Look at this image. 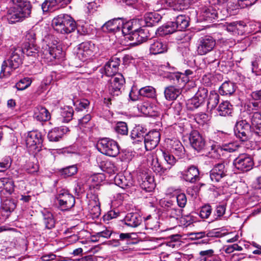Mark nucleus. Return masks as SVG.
<instances>
[{
  "instance_id": "obj_39",
  "label": "nucleus",
  "mask_w": 261,
  "mask_h": 261,
  "mask_svg": "<svg viewBox=\"0 0 261 261\" xmlns=\"http://www.w3.org/2000/svg\"><path fill=\"white\" fill-rule=\"evenodd\" d=\"M171 152L176 155L181 157L185 153V149L180 142L178 140H171Z\"/></svg>"
},
{
  "instance_id": "obj_4",
  "label": "nucleus",
  "mask_w": 261,
  "mask_h": 261,
  "mask_svg": "<svg viewBox=\"0 0 261 261\" xmlns=\"http://www.w3.org/2000/svg\"><path fill=\"white\" fill-rule=\"evenodd\" d=\"M41 56L47 62H51L56 59L62 60L65 54L57 41L43 45L41 50Z\"/></svg>"
},
{
  "instance_id": "obj_46",
  "label": "nucleus",
  "mask_w": 261,
  "mask_h": 261,
  "mask_svg": "<svg viewBox=\"0 0 261 261\" xmlns=\"http://www.w3.org/2000/svg\"><path fill=\"white\" fill-rule=\"evenodd\" d=\"M244 27V26L240 23L233 22L227 24L226 30L232 34H240L242 33V29Z\"/></svg>"
},
{
  "instance_id": "obj_51",
  "label": "nucleus",
  "mask_w": 261,
  "mask_h": 261,
  "mask_svg": "<svg viewBox=\"0 0 261 261\" xmlns=\"http://www.w3.org/2000/svg\"><path fill=\"white\" fill-rule=\"evenodd\" d=\"M73 112L74 111L72 107H64L61 112L63 121L64 122H68L71 120L73 117Z\"/></svg>"
},
{
  "instance_id": "obj_58",
  "label": "nucleus",
  "mask_w": 261,
  "mask_h": 261,
  "mask_svg": "<svg viewBox=\"0 0 261 261\" xmlns=\"http://www.w3.org/2000/svg\"><path fill=\"white\" fill-rule=\"evenodd\" d=\"M162 153V155L166 162L167 164L170 165V168L172 166L175 165L176 163L177 160L176 158L171 154L168 151H166L165 150H161Z\"/></svg>"
},
{
  "instance_id": "obj_36",
  "label": "nucleus",
  "mask_w": 261,
  "mask_h": 261,
  "mask_svg": "<svg viewBox=\"0 0 261 261\" xmlns=\"http://www.w3.org/2000/svg\"><path fill=\"white\" fill-rule=\"evenodd\" d=\"M163 3L173 8V9H181L183 6H187L191 3L190 0H162Z\"/></svg>"
},
{
  "instance_id": "obj_21",
  "label": "nucleus",
  "mask_w": 261,
  "mask_h": 261,
  "mask_svg": "<svg viewBox=\"0 0 261 261\" xmlns=\"http://www.w3.org/2000/svg\"><path fill=\"white\" fill-rule=\"evenodd\" d=\"M1 199V213L8 217L10 214L16 208V202L15 200L9 197L3 196Z\"/></svg>"
},
{
  "instance_id": "obj_48",
  "label": "nucleus",
  "mask_w": 261,
  "mask_h": 261,
  "mask_svg": "<svg viewBox=\"0 0 261 261\" xmlns=\"http://www.w3.org/2000/svg\"><path fill=\"white\" fill-rule=\"evenodd\" d=\"M220 96L219 94L215 92H211L208 99L207 106L210 109H215L219 101Z\"/></svg>"
},
{
  "instance_id": "obj_10",
  "label": "nucleus",
  "mask_w": 261,
  "mask_h": 261,
  "mask_svg": "<svg viewBox=\"0 0 261 261\" xmlns=\"http://www.w3.org/2000/svg\"><path fill=\"white\" fill-rule=\"evenodd\" d=\"M216 45L215 39L211 36L201 37L197 41V52L199 55H204L211 51Z\"/></svg>"
},
{
  "instance_id": "obj_64",
  "label": "nucleus",
  "mask_w": 261,
  "mask_h": 261,
  "mask_svg": "<svg viewBox=\"0 0 261 261\" xmlns=\"http://www.w3.org/2000/svg\"><path fill=\"white\" fill-rule=\"evenodd\" d=\"M208 91L204 88H199L195 96L199 99L202 102H204L205 98L207 95Z\"/></svg>"
},
{
  "instance_id": "obj_30",
  "label": "nucleus",
  "mask_w": 261,
  "mask_h": 261,
  "mask_svg": "<svg viewBox=\"0 0 261 261\" xmlns=\"http://www.w3.org/2000/svg\"><path fill=\"white\" fill-rule=\"evenodd\" d=\"M96 160L102 171L109 174L114 173L117 171V168L113 162L109 160H102L100 157L97 158Z\"/></svg>"
},
{
  "instance_id": "obj_28",
  "label": "nucleus",
  "mask_w": 261,
  "mask_h": 261,
  "mask_svg": "<svg viewBox=\"0 0 261 261\" xmlns=\"http://www.w3.org/2000/svg\"><path fill=\"white\" fill-rule=\"evenodd\" d=\"M68 131L69 129L67 127L55 128L48 132L47 137L50 141L57 142Z\"/></svg>"
},
{
  "instance_id": "obj_11",
  "label": "nucleus",
  "mask_w": 261,
  "mask_h": 261,
  "mask_svg": "<svg viewBox=\"0 0 261 261\" xmlns=\"http://www.w3.org/2000/svg\"><path fill=\"white\" fill-rule=\"evenodd\" d=\"M58 203L63 210H68L75 204L74 197L65 190H61L57 196Z\"/></svg>"
},
{
  "instance_id": "obj_57",
  "label": "nucleus",
  "mask_w": 261,
  "mask_h": 261,
  "mask_svg": "<svg viewBox=\"0 0 261 261\" xmlns=\"http://www.w3.org/2000/svg\"><path fill=\"white\" fill-rule=\"evenodd\" d=\"M239 147L240 145L237 142H229L222 145V150L228 152L236 151Z\"/></svg>"
},
{
  "instance_id": "obj_63",
  "label": "nucleus",
  "mask_w": 261,
  "mask_h": 261,
  "mask_svg": "<svg viewBox=\"0 0 261 261\" xmlns=\"http://www.w3.org/2000/svg\"><path fill=\"white\" fill-rule=\"evenodd\" d=\"M176 201L179 207L181 208L185 207L187 202V199L185 194L180 193L178 194L176 196Z\"/></svg>"
},
{
  "instance_id": "obj_37",
  "label": "nucleus",
  "mask_w": 261,
  "mask_h": 261,
  "mask_svg": "<svg viewBox=\"0 0 261 261\" xmlns=\"http://www.w3.org/2000/svg\"><path fill=\"white\" fill-rule=\"evenodd\" d=\"M161 18V15L156 12L147 13L144 16V21L147 27H152L155 25Z\"/></svg>"
},
{
  "instance_id": "obj_41",
  "label": "nucleus",
  "mask_w": 261,
  "mask_h": 261,
  "mask_svg": "<svg viewBox=\"0 0 261 261\" xmlns=\"http://www.w3.org/2000/svg\"><path fill=\"white\" fill-rule=\"evenodd\" d=\"M177 31H182L189 25V21L185 15H179L176 17V20L172 22Z\"/></svg>"
},
{
  "instance_id": "obj_31",
  "label": "nucleus",
  "mask_w": 261,
  "mask_h": 261,
  "mask_svg": "<svg viewBox=\"0 0 261 261\" xmlns=\"http://www.w3.org/2000/svg\"><path fill=\"white\" fill-rule=\"evenodd\" d=\"M192 74V71L190 70H187L185 73L180 72H169L166 74V77L169 81H179L181 82H190L189 76Z\"/></svg>"
},
{
  "instance_id": "obj_9",
  "label": "nucleus",
  "mask_w": 261,
  "mask_h": 261,
  "mask_svg": "<svg viewBox=\"0 0 261 261\" xmlns=\"http://www.w3.org/2000/svg\"><path fill=\"white\" fill-rule=\"evenodd\" d=\"M233 165L240 171L247 172L252 168L254 162L249 155L241 154L233 160Z\"/></svg>"
},
{
  "instance_id": "obj_23",
  "label": "nucleus",
  "mask_w": 261,
  "mask_h": 261,
  "mask_svg": "<svg viewBox=\"0 0 261 261\" xmlns=\"http://www.w3.org/2000/svg\"><path fill=\"white\" fill-rule=\"evenodd\" d=\"M163 204L167 216L176 220L181 216L182 210L177 208L171 200L165 201Z\"/></svg>"
},
{
  "instance_id": "obj_34",
  "label": "nucleus",
  "mask_w": 261,
  "mask_h": 261,
  "mask_svg": "<svg viewBox=\"0 0 261 261\" xmlns=\"http://www.w3.org/2000/svg\"><path fill=\"white\" fill-rule=\"evenodd\" d=\"M250 119L255 133L259 135L261 134V114L258 112L250 113Z\"/></svg>"
},
{
  "instance_id": "obj_17",
  "label": "nucleus",
  "mask_w": 261,
  "mask_h": 261,
  "mask_svg": "<svg viewBox=\"0 0 261 261\" xmlns=\"http://www.w3.org/2000/svg\"><path fill=\"white\" fill-rule=\"evenodd\" d=\"M93 45L89 42L82 43L78 46L76 57L81 61H85L93 55Z\"/></svg>"
},
{
  "instance_id": "obj_24",
  "label": "nucleus",
  "mask_w": 261,
  "mask_h": 261,
  "mask_svg": "<svg viewBox=\"0 0 261 261\" xmlns=\"http://www.w3.org/2000/svg\"><path fill=\"white\" fill-rule=\"evenodd\" d=\"M116 185L122 189H126L134 185V181L130 174L124 175L122 174L116 175L114 179Z\"/></svg>"
},
{
  "instance_id": "obj_43",
  "label": "nucleus",
  "mask_w": 261,
  "mask_h": 261,
  "mask_svg": "<svg viewBox=\"0 0 261 261\" xmlns=\"http://www.w3.org/2000/svg\"><path fill=\"white\" fill-rule=\"evenodd\" d=\"M236 90L234 83H223L219 88V92L223 95H231Z\"/></svg>"
},
{
  "instance_id": "obj_1",
  "label": "nucleus",
  "mask_w": 261,
  "mask_h": 261,
  "mask_svg": "<svg viewBox=\"0 0 261 261\" xmlns=\"http://www.w3.org/2000/svg\"><path fill=\"white\" fill-rule=\"evenodd\" d=\"M13 5L7 10L6 18L9 23H15L21 21L30 16L32 6L27 1L13 0Z\"/></svg>"
},
{
  "instance_id": "obj_15",
  "label": "nucleus",
  "mask_w": 261,
  "mask_h": 261,
  "mask_svg": "<svg viewBox=\"0 0 261 261\" xmlns=\"http://www.w3.org/2000/svg\"><path fill=\"white\" fill-rule=\"evenodd\" d=\"M227 172L225 164L224 163H218L211 170L210 176L212 181L218 182L227 175Z\"/></svg>"
},
{
  "instance_id": "obj_32",
  "label": "nucleus",
  "mask_w": 261,
  "mask_h": 261,
  "mask_svg": "<svg viewBox=\"0 0 261 261\" xmlns=\"http://www.w3.org/2000/svg\"><path fill=\"white\" fill-rule=\"evenodd\" d=\"M149 50L153 55L162 54L167 50V46L161 40H153L150 42Z\"/></svg>"
},
{
  "instance_id": "obj_42",
  "label": "nucleus",
  "mask_w": 261,
  "mask_h": 261,
  "mask_svg": "<svg viewBox=\"0 0 261 261\" xmlns=\"http://www.w3.org/2000/svg\"><path fill=\"white\" fill-rule=\"evenodd\" d=\"M202 16L207 21H212L218 18V12L212 7L205 8L202 12Z\"/></svg>"
},
{
  "instance_id": "obj_27",
  "label": "nucleus",
  "mask_w": 261,
  "mask_h": 261,
  "mask_svg": "<svg viewBox=\"0 0 261 261\" xmlns=\"http://www.w3.org/2000/svg\"><path fill=\"white\" fill-rule=\"evenodd\" d=\"M147 129L141 125L136 126L132 130L130 137L134 140L133 143L141 142L142 143L145 136L147 134Z\"/></svg>"
},
{
  "instance_id": "obj_59",
  "label": "nucleus",
  "mask_w": 261,
  "mask_h": 261,
  "mask_svg": "<svg viewBox=\"0 0 261 261\" xmlns=\"http://www.w3.org/2000/svg\"><path fill=\"white\" fill-rule=\"evenodd\" d=\"M222 237V233L219 230V229H214L208 231H206V238L203 240V243H207L210 240V238H219Z\"/></svg>"
},
{
  "instance_id": "obj_25",
  "label": "nucleus",
  "mask_w": 261,
  "mask_h": 261,
  "mask_svg": "<svg viewBox=\"0 0 261 261\" xmlns=\"http://www.w3.org/2000/svg\"><path fill=\"white\" fill-rule=\"evenodd\" d=\"M123 25V19L121 18H114L106 22L102 26L104 31L109 32H120L121 26Z\"/></svg>"
},
{
  "instance_id": "obj_44",
  "label": "nucleus",
  "mask_w": 261,
  "mask_h": 261,
  "mask_svg": "<svg viewBox=\"0 0 261 261\" xmlns=\"http://www.w3.org/2000/svg\"><path fill=\"white\" fill-rule=\"evenodd\" d=\"M25 54L28 56L36 57L39 53V48L35 43L26 44L22 49V53Z\"/></svg>"
},
{
  "instance_id": "obj_20",
  "label": "nucleus",
  "mask_w": 261,
  "mask_h": 261,
  "mask_svg": "<svg viewBox=\"0 0 261 261\" xmlns=\"http://www.w3.org/2000/svg\"><path fill=\"white\" fill-rule=\"evenodd\" d=\"M89 199L88 209L94 217H97L100 214V202L98 195L95 194L90 193L87 195Z\"/></svg>"
},
{
  "instance_id": "obj_6",
  "label": "nucleus",
  "mask_w": 261,
  "mask_h": 261,
  "mask_svg": "<svg viewBox=\"0 0 261 261\" xmlns=\"http://www.w3.org/2000/svg\"><path fill=\"white\" fill-rule=\"evenodd\" d=\"M120 60L119 58L112 57L105 66V71L107 76H112L113 82H122L124 80L123 75L120 73H117Z\"/></svg>"
},
{
  "instance_id": "obj_35",
  "label": "nucleus",
  "mask_w": 261,
  "mask_h": 261,
  "mask_svg": "<svg viewBox=\"0 0 261 261\" xmlns=\"http://www.w3.org/2000/svg\"><path fill=\"white\" fill-rule=\"evenodd\" d=\"M217 114L221 116L230 115L232 112V106L228 101H223L217 108Z\"/></svg>"
},
{
  "instance_id": "obj_2",
  "label": "nucleus",
  "mask_w": 261,
  "mask_h": 261,
  "mask_svg": "<svg viewBox=\"0 0 261 261\" xmlns=\"http://www.w3.org/2000/svg\"><path fill=\"white\" fill-rule=\"evenodd\" d=\"M22 49L20 47L14 48L11 55L7 60H5L2 65L0 72V79L9 77L11 72L17 68L21 63Z\"/></svg>"
},
{
  "instance_id": "obj_38",
  "label": "nucleus",
  "mask_w": 261,
  "mask_h": 261,
  "mask_svg": "<svg viewBox=\"0 0 261 261\" xmlns=\"http://www.w3.org/2000/svg\"><path fill=\"white\" fill-rule=\"evenodd\" d=\"M151 166L153 171L160 175H162L170 169V167H163L157 157H152Z\"/></svg>"
},
{
  "instance_id": "obj_14",
  "label": "nucleus",
  "mask_w": 261,
  "mask_h": 261,
  "mask_svg": "<svg viewBox=\"0 0 261 261\" xmlns=\"http://www.w3.org/2000/svg\"><path fill=\"white\" fill-rule=\"evenodd\" d=\"M160 140V132L156 130L150 131L145 136L142 144L146 150H151L156 147Z\"/></svg>"
},
{
  "instance_id": "obj_56",
  "label": "nucleus",
  "mask_w": 261,
  "mask_h": 261,
  "mask_svg": "<svg viewBox=\"0 0 261 261\" xmlns=\"http://www.w3.org/2000/svg\"><path fill=\"white\" fill-rule=\"evenodd\" d=\"M115 130L118 134L127 135L128 134V127L127 124L122 121L117 123Z\"/></svg>"
},
{
  "instance_id": "obj_55",
  "label": "nucleus",
  "mask_w": 261,
  "mask_h": 261,
  "mask_svg": "<svg viewBox=\"0 0 261 261\" xmlns=\"http://www.w3.org/2000/svg\"><path fill=\"white\" fill-rule=\"evenodd\" d=\"M203 103L199 98L194 96L192 98L188 100L187 107L188 109L193 110L198 108Z\"/></svg>"
},
{
  "instance_id": "obj_12",
  "label": "nucleus",
  "mask_w": 261,
  "mask_h": 261,
  "mask_svg": "<svg viewBox=\"0 0 261 261\" xmlns=\"http://www.w3.org/2000/svg\"><path fill=\"white\" fill-rule=\"evenodd\" d=\"M71 0H45L41 5L43 13L51 12L64 8L70 3Z\"/></svg>"
},
{
  "instance_id": "obj_50",
  "label": "nucleus",
  "mask_w": 261,
  "mask_h": 261,
  "mask_svg": "<svg viewBox=\"0 0 261 261\" xmlns=\"http://www.w3.org/2000/svg\"><path fill=\"white\" fill-rule=\"evenodd\" d=\"M139 93L140 96L153 98L155 95V90L152 86H146L141 88L139 91Z\"/></svg>"
},
{
  "instance_id": "obj_45",
  "label": "nucleus",
  "mask_w": 261,
  "mask_h": 261,
  "mask_svg": "<svg viewBox=\"0 0 261 261\" xmlns=\"http://www.w3.org/2000/svg\"><path fill=\"white\" fill-rule=\"evenodd\" d=\"M42 213L43 216L44 223L45 225L46 228L47 229H51L54 227L55 221L52 214L47 210H44Z\"/></svg>"
},
{
  "instance_id": "obj_33",
  "label": "nucleus",
  "mask_w": 261,
  "mask_h": 261,
  "mask_svg": "<svg viewBox=\"0 0 261 261\" xmlns=\"http://www.w3.org/2000/svg\"><path fill=\"white\" fill-rule=\"evenodd\" d=\"M34 117L39 121H46L50 119V115L45 108L39 106L34 110Z\"/></svg>"
},
{
  "instance_id": "obj_29",
  "label": "nucleus",
  "mask_w": 261,
  "mask_h": 261,
  "mask_svg": "<svg viewBox=\"0 0 261 261\" xmlns=\"http://www.w3.org/2000/svg\"><path fill=\"white\" fill-rule=\"evenodd\" d=\"M2 190L0 191V198L3 196H9L14 191V186L13 181L9 178H2Z\"/></svg>"
},
{
  "instance_id": "obj_54",
  "label": "nucleus",
  "mask_w": 261,
  "mask_h": 261,
  "mask_svg": "<svg viewBox=\"0 0 261 261\" xmlns=\"http://www.w3.org/2000/svg\"><path fill=\"white\" fill-rule=\"evenodd\" d=\"M133 25L132 21H127L124 22L123 20V25L121 26L120 31L121 33L124 35H129L133 32Z\"/></svg>"
},
{
  "instance_id": "obj_8",
  "label": "nucleus",
  "mask_w": 261,
  "mask_h": 261,
  "mask_svg": "<svg viewBox=\"0 0 261 261\" xmlns=\"http://www.w3.org/2000/svg\"><path fill=\"white\" fill-rule=\"evenodd\" d=\"M43 137L38 131H31L28 133L25 139L27 147L33 153H36L41 150Z\"/></svg>"
},
{
  "instance_id": "obj_5",
  "label": "nucleus",
  "mask_w": 261,
  "mask_h": 261,
  "mask_svg": "<svg viewBox=\"0 0 261 261\" xmlns=\"http://www.w3.org/2000/svg\"><path fill=\"white\" fill-rule=\"evenodd\" d=\"M97 148L101 153L110 156L115 157L119 153L117 142L108 138L100 139L97 143Z\"/></svg>"
},
{
  "instance_id": "obj_16",
  "label": "nucleus",
  "mask_w": 261,
  "mask_h": 261,
  "mask_svg": "<svg viewBox=\"0 0 261 261\" xmlns=\"http://www.w3.org/2000/svg\"><path fill=\"white\" fill-rule=\"evenodd\" d=\"M180 177L187 182L195 183L200 178L199 170L196 166L192 165L180 172Z\"/></svg>"
},
{
  "instance_id": "obj_53",
  "label": "nucleus",
  "mask_w": 261,
  "mask_h": 261,
  "mask_svg": "<svg viewBox=\"0 0 261 261\" xmlns=\"http://www.w3.org/2000/svg\"><path fill=\"white\" fill-rule=\"evenodd\" d=\"M122 84L120 83H110L109 86V91L111 95L118 96L121 93L120 89Z\"/></svg>"
},
{
  "instance_id": "obj_62",
  "label": "nucleus",
  "mask_w": 261,
  "mask_h": 261,
  "mask_svg": "<svg viewBox=\"0 0 261 261\" xmlns=\"http://www.w3.org/2000/svg\"><path fill=\"white\" fill-rule=\"evenodd\" d=\"M212 207L210 205H205L202 206L199 213V216L201 218H207L212 213Z\"/></svg>"
},
{
  "instance_id": "obj_7",
  "label": "nucleus",
  "mask_w": 261,
  "mask_h": 261,
  "mask_svg": "<svg viewBox=\"0 0 261 261\" xmlns=\"http://www.w3.org/2000/svg\"><path fill=\"white\" fill-rule=\"evenodd\" d=\"M234 134L241 141H247L252 137L251 126L246 120L237 121L235 125Z\"/></svg>"
},
{
  "instance_id": "obj_26",
  "label": "nucleus",
  "mask_w": 261,
  "mask_h": 261,
  "mask_svg": "<svg viewBox=\"0 0 261 261\" xmlns=\"http://www.w3.org/2000/svg\"><path fill=\"white\" fill-rule=\"evenodd\" d=\"M122 221L126 226L135 228L141 224L142 218L138 213H128L125 216Z\"/></svg>"
},
{
  "instance_id": "obj_52",
  "label": "nucleus",
  "mask_w": 261,
  "mask_h": 261,
  "mask_svg": "<svg viewBox=\"0 0 261 261\" xmlns=\"http://www.w3.org/2000/svg\"><path fill=\"white\" fill-rule=\"evenodd\" d=\"M177 31L173 22H171L170 24H168L165 26L160 28L158 30V33L160 35H165L168 34H172Z\"/></svg>"
},
{
  "instance_id": "obj_49",
  "label": "nucleus",
  "mask_w": 261,
  "mask_h": 261,
  "mask_svg": "<svg viewBox=\"0 0 261 261\" xmlns=\"http://www.w3.org/2000/svg\"><path fill=\"white\" fill-rule=\"evenodd\" d=\"M153 178L151 176H146L144 180L140 183L142 189L146 192L151 191L154 188Z\"/></svg>"
},
{
  "instance_id": "obj_18",
  "label": "nucleus",
  "mask_w": 261,
  "mask_h": 261,
  "mask_svg": "<svg viewBox=\"0 0 261 261\" xmlns=\"http://www.w3.org/2000/svg\"><path fill=\"white\" fill-rule=\"evenodd\" d=\"M205 148L208 151V156L213 159H219L221 152L223 151L222 145H220L217 140L210 139Z\"/></svg>"
},
{
  "instance_id": "obj_60",
  "label": "nucleus",
  "mask_w": 261,
  "mask_h": 261,
  "mask_svg": "<svg viewBox=\"0 0 261 261\" xmlns=\"http://www.w3.org/2000/svg\"><path fill=\"white\" fill-rule=\"evenodd\" d=\"M148 217L145 221V227L147 229L157 230L159 228V224L155 219L150 218Z\"/></svg>"
},
{
  "instance_id": "obj_40",
  "label": "nucleus",
  "mask_w": 261,
  "mask_h": 261,
  "mask_svg": "<svg viewBox=\"0 0 261 261\" xmlns=\"http://www.w3.org/2000/svg\"><path fill=\"white\" fill-rule=\"evenodd\" d=\"M181 91L179 88H176L173 86H169L165 90V96L168 100L175 99L180 94Z\"/></svg>"
},
{
  "instance_id": "obj_22",
  "label": "nucleus",
  "mask_w": 261,
  "mask_h": 261,
  "mask_svg": "<svg viewBox=\"0 0 261 261\" xmlns=\"http://www.w3.org/2000/svg\"><path fill=\"white\" fill-rule=\"evenodd\" d=\"M148 34V31L147 30L140 29L135 30L127 38L133 41V44L139 45L147 40Z\"/></svg>"
},
{
  "instance_id": "obj_13",
  "label": "nucleus",
  "mask_w": 261,
  "mask_h": 261,
  "mask_svg": "<svg viewBox=\"0 0 261 261\" xmlns=\"http://www.w3.org/2000/svg\"><path fill=\"white\" fill-rule=\"evenodd\" d=\"M189 140L191 146L195 150L200 152L205 149V141L200 133L193 130L190 134Z\"/></svg>"
},
{
  "instance_id": "obj_61",
  "label": "nucleus",
  "mask_w": 261,
  "mask_h": 261,
  "mask_svg": "<svg viewBox=\"0 0 261 261\" xmlns=\"http://www.w3.org/2000/svg\"><path fill=\"white\" fill-rule=\"evenodd\" d=\"M11 165V159L9 156H6L0 162V172L5 171L10 168Z\"/></svg>"
},
{
  "instance_id": "obj_3",
  "label": "nucleus",
  "mask_w": 261,
  "mask_h": 261,
  "mask_svg": "<svg viewBox=\"0 0 261 261\" xmlns=\"http://www.w3.org/2000/svg\"><path fill=\"white\" fill-rule=\"evenodd\" d=\"M52 26L57 32L66 34L75 30L76 22L70 15L61 14L53 18Z\"/></svg>"
},
{
  "instance_id": "obj_47",
  "label": "nucleus",
  "mask_w": 261,
  "mask_h": 261,
  "mask_svg": "<svg viewBox=\"0 0 261 261\" xmlns=\"http://www.w3.org/2000/svg\"><path fill=\"white\" fill-rule=\"evenodd\" d=\"M77 172V168L75 165L62 168L59 170L60 174L64 178L74 175Z\"/></svg>"
},
{
  "instance_id": "obj_19",
  "label": "nucleus",
  "mask_w": 261,
  "mask_h": 261,
  "mask_svg": "<svg viewBox=\"0 0 261 261\" xmlns=\"http://www.w3.org/2000/svg\"><path fill=\"white\" fill-rule=\"evenodd\" d=\"M137 108L141 113L151 117L158 116L160 114V109L158 107L147 101L138 104Z\"/></svg>"
}]
</instances>
